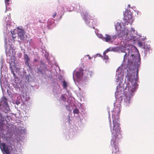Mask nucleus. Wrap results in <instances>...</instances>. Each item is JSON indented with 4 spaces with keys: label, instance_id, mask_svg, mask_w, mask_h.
Returning <instances> with one entry per match:
<instances>
[{
    "label": "nucleus",
    "instance_id": "1",
    "mask_svg": "<svg viewBox=\"0 0 154 154\" xmlns=\"http://www.w3.org/2000/svg\"><path fill=\"white\" fill-rule=\"evenodd\" d=\"M124 52V60L128 58L127 66L125 68L124 63L119 67L116 71V82L118 85L115 92L116 98L114 106H121L122 96L124 94V103L128 106L131 102L138 84V72L140 64V57L137 51H132V49L127 48Z\"/></svg>",
    "mask_w": 154,
    "mask_h": 154
},
{
    "label": "nucleus",
    "instance_id": "2",
    "mask_svg": "<svg viewBox=\"0 0 154 154\" xmlns=\"http://www.w3.org/2000/svg\"><path fill=\"white\" fill-rule=\"evenodd\" d=\"M124 23L117 22L115 25V29L117 31H120L119 36L122 37L126 41H134L137 38L135 34L137 32L134 28L128 27V24L130 26L133 22L131 12L128 10H126L124 14Z\"/></svg>",
    "mask_w": 154,
    "mask_h": 154
},
{
    "label": "nucleus",
    "instance_id": "3",
    "mask_svg": "<svg viewBox=\"0 0 154 154\" xmlns=\"http://www.w3.org/2000/svg\"><path fill=\"white\" fill-rule=\"evenodd\" d=\"M121 107V106L119 104L118 106H114V108L112 111V124L111 122L109 111L108 112L109 122L112 134V138L111 140V144L112 146H118L119 141L118 134L120 132V127L119 119Z\"/></svg>",
    "mask_w": 154,
    "mask_h": 154
},
{
    "label": "nucleus",
    "instance_id": "4",
    "mask_svg": "<svg viewBox=\"0 0 154 154\" xmlns=\"http://www.w3.org/2000/svg\"><path fill=\"white\" fill-rule=\"evenodd\" d=\"M8 38V41L6 39H5L6 52L7 57V60L10 64V67L14 76H15V71L17 69V65L16 63V60L15 57V53L14 49L12 45L13 42Z\"/></svg>",
    "mask_w": 154,
    "mask_h": 154
},
{
    "label": "nucleus",
    "instance_id": "5",
    "mask_svg": "<svg viewBox=\"0 0 154 154\" xmlns=\"http://www.w3.org/2000/svg\"><path fill=\"white\" fill-rule=\"evenodd\" d=\"M120 34V32L119 33H118L116 34L115 35H111L108 34H106L104 35V37L103 38V40L105 41L106 42H113L115 39L118 37L119 38L121 37L122 39L123 42L124 43L125 46V49H127V48H128V43H129L131 41H126L124 38L121 36H119V35Z\"/></svg>",
    "mask_w": 154,
    "mask_h": 154
},
{
    "label": "nucleus",
    "instance_id": "6",
    "mask_svg": "<svg viewBox=\"0 0 154 154\" xmlns=\"http://www.w3.org/2000/svg\"><path fill=\"white\" fill-rule=\"evenodd\" d=\"M136 35H135V36H137V38L136 39V40H137L138 41V44L139 46L141 47H143V48L144 49V53L145 54H146L149 51L150 48V45H144V43L143 42H142L140 41V40H138V38H139L140 37V36L139 35H137V34ZM135 40L133 41V42H130V43H128V46L129 45V46H128V48L129 49H132V51H134V52L136 51H137V52H138L136 50L134 49V47L132 45H130L129 44H131V42H134ZM139 54V53H138Z\"/></svg>",
    "mask_w": 154,
    "mask_h": 154
},
{
    "label": "nucleus",
    "instance_id": "7",
    "mask_svg": "<svg viewBox=\"0 0 154 154\" xmlns=\"http://www.w3.org/2000/svg\"><path fill=\"white\" fill-rule=\"evenodd\" d=\"M11 32L12 35V39H10V38H9V39L11 41H12L13 42H14L15 39L16 38L15 34L16 33H17L18 38H19L20 40H23L24 39V35L25 33V32L23 29H20L18 28L17 29H14V31H11Z\"/></svg>",
    "mask_w": 154,
    "mask_h": 154
},
{
    "label": "nucleus",
    "instance_id": "8",
    "mask_svg": "<svg viewBox=\"0 0 154 154\" xmlns=\"http://www.w3.org/2000/svg\"><path fill=\"white\" fill-rule=\"evenodd\" d=\"M84 19L86 23L89 26L92 27L94 25H96L97 20L94 16L92 15H88L87 13H83Z\"/></svg>",
    "mask_w": 154,
    "mask_h": 154
},
{
    "label": "nucleus",
    "instance_id": "9",
    "mask_svg": "<svg viewBox=\"0 0 154 154\" xmlns=\"http://www.w3.org/2000/svg\"><path fill=\"white\" fill-rule=\"evenodd\" d=\"M84 70L81 68H76L73 73V77L74 81L79 82L82 79Z\"/></svg>",
    "mask_w": 154,
    "mask_h": 154
},
{
    "label": "nucleus",
    "instance_id": "10",
    "mask_svg": "<svg viewBox=\"0 0 154 154\" xmlns=\"http://www.w3.org/2000/svg\"><path fill=\"white\" fill-rule=\"evenodd\" d=\"M117 50V48H113L110 47L107 49L103 53V59L104 60H106L105 62L107 63V61L109 60V58L106 55V54L109 51H116Z\"/></svg>",
    "mask_w": 154,
    "mask_h": 154
},
{
    "label": "nucleus",
    "instance_id": "11",
    "mask_svg": "<svg viewBox=\"0 0 154 154\" xmlns=\"http://www.w3.org/2000/svg\"><path fill=\"white\" fill-rule=\"evenodd\" d=\"M0 84L2 91L3 93L4 92H5L6 90L7 91H8V88L9 87V84L8 83L7 81H5L4 82L2 79L1 78Z\"/></svg>",
    "mask_w": 154,
    "mask_h": 154
},
{
    "label": "nucleus",
    "instance_id": "12",
    "mask_svg": "<svg viewBox=\"0 0 154 154\" xmlns=\"http://www.w3.org/2000/svg\"><path fill=\"white\" fill-rule=\"evenodd\" d=\"M26 92H23L22 93L21 98L23 101H27L29 99V97Z\"/></svg>",
    "mask_w": 154,
    "mask_h": 154
},
{
    "label": "nucleus",
    "instance_id": "13",
    "mask_svg": "<svg viewBox=\"0 0 154 154\" xmlns=\"http://www.w3.org/2000/svg\"><path fill=\"white\" fill-rule=\"evenodd\" d=\"M112 154H120V152L119 151L118 146H112Z\"/></svg>",
    "mask_w": 154,
    "mask_h": 154
},
{
    "label": "nucleus",
    "instance_id": "14",
    "mask_svg": "<svg viewBox=\"0 0 154 154\" xmlns=\"http://www.w3.org/2000/svg\"><path fill=\"white\" fill-rule=\"evenodd\" d=\"M7 18H6V21L7 22V24L6 25V28L7 29H10L11 28V25L12 23L11 22L10 18L9 16H8V20H7Z\"/></svg>",
    "mask_w": 154,
    "mask_h": 154
},
{
    "label": "nucleus",
    "instance_id": "15",
    "mask_svg": "<svg viewBox=\"0 0 154 154\" xmlns=\"http://www.w3.org/2000/svg\"><path fill=\"white\" fill-rule=\"evenodd\" d=\"M24 60L25 61V63L26 65H28L29 62V58L27 54H25L24 56Z\"/></svg>",
    "mask_w": 154,
    "mask_h": 154
},
{
    "label": "nucleus",
    "instance_id": "16",
    "mask_svg": "<svg viewBox=\"0 0 154 154\" xmlns=\"http://www.w3.org/2000/svg\"><path fill=\"white\" fill-rule=\"evenodd\" d=\"M5 2L6 5V11H7L8 8L9 9V8H8V5L10 4V0H5Z\"/></svg>",
    "mask_w": 154,
    "mask_h": 154
},
{
    "label": "nucleus",
    "instance_id": "17",
    "mask_svg": "<svg viewBox=\"0 0 154 154\" xmlns=\"http://www.w3.org/2000/svg\"><path fill=\"white\" fill-rule=\"evenodd\" d=\"M68 84L66 81H64L63 82V88L66 89L67 86Z\"/></svg>",
    "mask_w": 154,
    "mask_h": 154
},
{
    "label": "nucleus",
    "instance_id": "18",
    "mask_svg": "<svg viewBox=\"0 0 154 154\" xmlns=\"http://www.w3.org/2000/svg\"><path fill=\"white\" fill-rule=\"evenodd\" d=\"M97 35L99 38H101L103 40V38L104 37V36H103L102 34L99 33H97Z\"/></svg>",
    "mask_w": 154,
    "mask_h": 154
},
{
    "label": "nucleus",
    "instance_id": "19",
    "mask_svg": "<svg viewBox=\"0 0 154 154\" xmlns=\"http://www.w3.org/2000/svg\"><path fill=\"white\" fill-rule=\"evenodd\" d=\"M73 112L74 114H78L79 113V110L78 109H75L73 110Z\"/></svg>",
    "mask_w": 154,
    "mask_h": 154
},
{
    "label": "nucleus",
    "instance_id": "20",
    "mask_svg": "<svg viewBox=\"0 0 154 154\" xmlns=\"http://www.w3.org/2000/svg\"><path fill=\"white\" fill-rule=\"evenodd\" d=\"M43 72H44V71L43 70H40L38 69V71H37V72L38 73H41V74H43Z\"/></svg>",
    "mask_w": 154,
    "mask_h": 154
},
{
    "label": "nucleus",
    "instance_id": "21",
    "mask_svg": "<svg viewBox=\"0 0 154 154\" xmlns=\"http://www.w3.org/2000/svg\"><path fill=\"white\" fill-rule=\"evenodd\" d=\"M62 100L63 101L66 100V98L64 97V96L62 95L61 97Z\"/></svg>",
    "mask_w": 154,
    "mask_h": 154
},
{
    "label": "nucleus",
    "instance_id": "22",
    "mask_svg": "<svg viewBox=\"0 0 154 154\" xmlns=\"http://www.w3.org/2000/svg\"><path fill=\"white\" fill-rule=\"evenodd\" d=\"M57 15V13H55L54 14H53V15H52V17L54 18Z\"/></svg>",
    "mask_w": 154,
    "mask_h": 154
},
{
    "label": "nucleus",
    "instance_id": "23",
    "mask_svg": "<svg viewBox=\"0 0 154 154\" xmlns=\"http://www.w3.org/2000/svg\"><path fill=\"white\" fill-rule=\"evenodd\" d=\"M15 103L18 105V104H19L20 103V102L19 101H16V103Z\"/></svg>",
    "mask_w": 154,
    "mask_h": 154
},
{
    "label": "nucleus",
    "instance_id": "24",
    "mask_svg": "<svg viewBox=\"0 0 154 154\" xmlns=\"http://www.w3.org/2000/svg\"><path fill=\"white\" fill-rule=\"evenodd\" d=\"M135 11L137 13V15H138V14H140V12L138 11Z\"/></svg>",
    "mask_w": 154,
    "mask_h": 154
},
{
    "label": "nucleus",
    "instance_id": "25",
    "mask_svg": "<svg viewBox=\"0 0 154 154\" xmlns=\"http://www.w3.org/2000/svg\"><path fill=\"white\" fill-rule=\"evenodd\" d=\"M85 57H88V58L89 59H91V58L88 55H86Z\"/></svg>",
    "mask_w": 154,
    "mask_h": 154
},
{
    "label": "nucleus",
    "instance_id": "26",
    "mask_svg": "<svg viewBox=\"0 0 154 154\" xmlns=\"http://www.w3.org/2000/svg\"><path fill=\"white\" fill-rule=\"evenodd\" d=\"M98 56H100V55L99 54H97L96 55H95V57H97Z\"/></svg>",
    "mask_w": 154,
    "mask_h": 154
},
{
    "label": "nucleus",
    "instance_id": "27",
    "mask_svg": "<svg viewBox=\"0 0 154 154\" xmlns=\"http://www.w3.org/2000/svg\"><path fill=\"white\" fill-rule=\"evenodd\" d=\"M73 7H72L71 8V9L70 10V11H71L72 10H73Z\"/></svg>",
    "mask_w": 154,
    "mask_h": 154
},
{
    "label": "nucleus",
    "instance_id": "28",
    "mask_svg": "<svg viewBox=\"0 0 154 154\" xmlns=\"http://www.w3.org/2000/svg\"><path fill=\"white\" fill-rule=\"evenodd\" d=\"M1 63H2H2H3V61L2 60V61H1Z\"/></svg>",
    "mask_w": 154,
    "mask_h": 154
},
{
    "label": "nucleus",
    "instance_id": "29",
    "mask_svg": "<svg viewBox=\"0 0 154 154\" xmlns=\"http://www.w3.org/2000/svg\"><path fill=\"white\" fill-rule=\"evenodd\" d=\"M2 66L1 67V70L2 71Z\"/></svg>",
    "mask_w": 154,
    "mask_h": 154
},
{
    "label": "nucleus",
    "instance_id": "30",
    "mask_svg": "<svg viewBox=\"0 0 154 154\" xmlns=\"http://www.w3.org/2000/svg\"><path fill=\"white\" fill-rule=\"evenodd\" d=\"M85 72H86V73H87L88 71H85Z\"/></svg>",
    "mask_w": 154,
    "mask_h": 154
},
{
    "label": "nucleus",
    "instance_id": "31",
    "mask_svg": "<svg viewBox=\"0 0 154 154\" xmlns=\"http://www.w3.org/2000/svg\"><path fill=\"white\" fill-rule=\"evenodd\" d=\"M80 12V13H81V15H82V16H83V15H82V13H81V12Z\"/></svg>",
    "mask_w": 154,
    "mask_h": 154
},
{
    "label": "nucleus",
    "instance_id": "32",
    "mask_svg": "<svg viewBox=\"0 0 154 154\" xmlns=\"http://www.w3.org/2000/svg\"><path fill=\"white\" fill-rule=\"evenodd\" d=\"M89 75H91V73H90V72H89Z\"/></svg>",
    "mask_w": 154,
    "mask_h": 154
},
{
    "label": "nucleus",
    "instance_id": "33",
    "mask_svg": "<svg viewBox=\"0 0 154 154\" xmlns=\"http://www.w3.org/2000/svg\"><path fill=\"white\" fill-rule=\"evenodd\" d=\"M128 7H130V5H128Z\"/></svg>",
    "mask_w": 154,
    "mask_h": 154
}]
</instances>
